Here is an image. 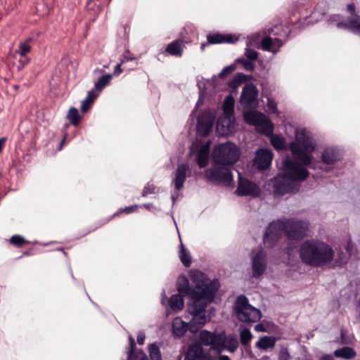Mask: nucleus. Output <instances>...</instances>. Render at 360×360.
<instances>
[{
	"mask_svg": "<svg viewBox=\"0 0 360 360\" xmlns=\"http://www.w3.org/2000/svg\"><path fill=\"white\" fill-rule=\"evenodd\" d=\"M196 161L198 165L200 168L205 167L209 162V148L208 146H205L202 148L196 158Z\"/></svg>",
	"mask_w": 360,
	"mask_h": 360,
	"instance_id": "29",
	"label": "nucleus"
},
{
	"mask_svg": "<svg viewBox=\"0 0 360 360\" xmlns=\"http://www.w3.org/2000/svg\"><path fill=\"white\" fill-rule=\"evenodd\" d=\"M278 229H281L288 239L290 240H300L307 236L309 231V224L303 220L289 219L285 221L277 220Z\"/></svg>",
	"mask_w": 360,
	"mask_h": 360,
	"instance_id": "5",
	"label": "nucleus"
},
{
	"mask_svg": "<svg viewBox=\"0 0 360 360\" xmlns=\"http://www.w3.org/2000/svg\"><path fill=\"white\" fill-rule=\"evenodd\" d=\"M129 344L130 350L129 352L128 360H148L143 350L136 351V343L132 337H129Z\"/></svg>",
	"mask_w": 360,
	"mask_h": 360,
	"instance_id": "23",
	"label": "nucleus"
},
{
	"mask_svg": "<svg viewBox=\"0 0 360 360\" xmlns=\"http://www.w3.org/2000/svg\"><path fill=\"white\" fill-rule=\"evenodd\" d=\"M282 233L281 229L278 228L277 221L270 223L264 236L263 240L265 247L273 248L281 237Z\"/></svg>",
	"mask_w": 360,
	"mask_h": 360,
	"instance_id": "13",
	"label": "nucleus"
},
{
	"mask_svg": "<svg viewBox=\"0 0 360 360\" xmlns=\"http://www.w3.org/2000/svg\"><path fill=\"white\" fill-rule=\"evenodd\" d=\"M205 358V354L202 347L198 343H193L188 346L184 354V360H202Z\"/></svg>",
	"mask_w": 360,
	"mask_h": 360,
	"instance_id": "20",
	"label": "nucleus"
},
{
	"mask_svg": "<svg viewBox=\"0 0 360 360\" xmlns=\"http://www.w3.org/2000/svg\"><path fill=\"white\" fill-rule=\"evenodd\" d=\"M179 256L181 259V262L186 267H189L191 264V257L190 253L185 248L184 244L181 243L180 245V250L179 252Z\"/></svg>",
	"mask_w": 360,
	"mask_h": 360,
	"instance_id": "33",
	"label": "nucleus"
},
{
	"mask_svg": "<svg viewBox=\"0 0 360 360\" xmlns=\"http://www.w3.org/2000/svg\"><path fill=\"white\" fill-rule=\"evenodd\" d=\"M257 87L252 83L246 84L242 90L240 102L243 105H250L257 99Z\"/></svg>",
	"mask_w": 360,
	"mask_h": 360,
	"instance_id": "18",
	"label": "nucleus"
},
{
	"mask_svg": "<svg viewBox=\"0 0 360 360\" xmlns=\"http://www.w3.org/2000/svg\"><path fill=\"white\" fill-rule=\"evenodd\" d=\"M262 116V114L254 112L246 115L245 119L249 123L256 126L262 134L270 136L273 134L274 125L270 120Z\"/></svg>",
	"mask_w": 360,
	"mask_h": 360,
	"instance_id": "12",
	"label": "nucleus"
},
{
	"mask_svg": "<svg viewBox=\"0 0 360 360\" xmlns=\"http://www.w3.org/2000/svg\"><path fill=\"white\" fill-rule=\"evenodd\" d=\"M32 41V37H28L25 41L20 42L18 45V51L17 52L20 57H25L31 51L30 42Z\"/></svg>",
	"mask_w": 360,
	"mask_h": 360,
	"instance_id": "34",
	"label": "nucleus"
},
{
	"mask_svg": "<svg viewBox=\"0 0 360 360\" xmlns=\"http://www.w3.org/2000/svg\"><path fill=\"white\" fill-rule=\"evenodd\" d=\"M252 276L259 278L266 269V254L263 250H259L252 258Z\"/></svg>",
	"mask_w": 360,
	"mask_h": 360,
	"instance_id": "16",
	"label": "nucleus"
},
{
	"mask_svg": "<svg viewBox=\"0 0 360 360\" xmlns=\"http://www.w3.org/2000/svg\"><path fill=\"white\" fill-rule=\"evenodd\" d=\"M207 43H202L200 46L202 51L205 50V48L210 44H234L238 38L231 34H223L221 33L210 34L207 36Z\"/></svg>",
	"mask_w": 360,
	"mask_h": 360,
	"instance_id": "15",
	"label": "nucleus"
},
{
	"mask_svg": "<svg viewBox=\"0 0 360 360\" xmlns=\"http://www.w3.org/2000/svg\"><path fill=\"white\" fill-rule=\"evenodd\" d=\"M236 62L241 64L246 70L252 72L255 69V65L252 60H246L245 58H238Z\"/></svg>",
	"mask_w": 360,
	"mask_h": 360,
	"instance_id": "44",
	"label": "nucleus"
},
{
	"mask_svg": "<svg viewBox=\"0 0 360 360\" xmlns=\"http://www.w3.org/2000/svg\"><path fill=\"white\" fill-rule=\"evenodd\" d=\"M350 31L360 36V23L358 22V19H352V27L350 28Z\"/></svg>",
	"mask_w": 360,
	"mask_h": 360,
	"instance_id": "51",
	"label": "nucleus"
},
{
	"mask_svg": "<svg viewBox=\"0 0 360 360\" xmlns=\"http://www.w3.org/2000/svg\"><path fill=\"white\" fill-rule=\"evenodd\" d=\"M224 122H226V127H229V120H226V119H219L218 121H217V129H219L220 126L221 125V127H224L225 125L224 124Z\"/></svg>",
	"mask_w": 360,
	"mask_h": 360,
	"instance_id": "59",
	"label": "nucleus"
},
{
	"mask_svg": "<svg viewBox=\"0 0 360 360\" xmlns=\"http://www.w3.org/2000/svg\"><path fill=\"white\" fill-rule=\"evenodd\" d=\"M290 356L288 349L285 347H282L278 352V360H290Z\"/></svg>",
	"mask_w": 360,
	"mask_h": 360,
	"instance_id": "49",
	"label": "nucleus"
},
{
	"mask_svg": "<svg viewBox=\"0 0 360 360\" xmlns=\"http://www.w3.org/2000/svg\"><path fill=\"white\" fill-rule=\"evenodd\" d=\"M271 143L276 149H282L283 148V139L278 136H272Z\"/></svg>",
	"mask_w": 360,
	"mask_h": 360,
	"instance_id": "46",
	"label": "nucleus"
},
{
	"mask_svg": "<svg viewBox=\"0 0 360 360\" xmlns=\"http://www.w3.org/2000/svg\"><path fill=\"white\" fill-rule=\"evenodd\" d=\"M336 25L338 28L345 29L350 31V28L352 27V19L348 20L347 22H339Z\"/></svg>",
	"mask_w": 360,
	"mask_h": 360,
	"instance_id": "54",
	"label": "nucleus"
},
{
	"mask_svg": "<svg viewBox=\"0 0 360 360\" xmlns=\"http://www.w3.org/2000/svg\"><path fill=\"white\" fill-rule=\"evenodd\" d=\"M295 138L296 142L290 146L295 158L302 165L307 166L309 169L321 168V162L316 161L311 156V153L315 149V144L313 143L309 133L305 129L301 130L296 133Z\"/></svg>",
	"mask_w": 360,
	"mask_h": 360,
	"instance_id": "2",
	"label": "nucleus"
},
{
	"mask_svg": "<svg viewBox=\"0 0 360 360\" xmlns=\"http://www.w3.org/2000/svg\"><path fill=\"white\" fill-rule=\"evenodd\" d=\"M211 302L205 300H196L188 304V311L193 315V318L189 322L191 332H197L209 320L202 312L205 311L207 304Z\"/></svg>",
	"mask_w": 360,
	"mask_h": 360,
	"instance_id": "6",
	"label": "nucleus"
},
{
	"mask_svg": "<svg viewBox=\"0 0 360 360\" xmlns=\"http://www.w3.org/2000/svg\"><path fill=\"white\" fill-rule=\"evenodd\" d=\"M252 338V335L249 329H243L240 334V340L243 346L249 344Z\"/></svg>",
	"mask_w": 360,
	"mask_h": 360,
	"instance_id": "42",
	"label": "nucleus"
},
{
	"mask_svg": "<svg viewBox=\"0 0 360 360\" xmlns=\"http://www.w3.org/2000/svg\"><path fill=\"white\" fill-rule=\"evenodd\" d=\"M235 101L231 95H228L224 100V112L227 115H232L234 112Z\"/></svg>",
	"mask_w": 360,
	"mask_h": 360,
	"instance_id": "35",
	"label": "nucleus"
},
{
	"mask_svg": "<svg viewBox=\"0 0 360 360\" xmlns=\"http://www.w3.org/2000/svg\"><path fill=\"white\" fill-rule=\"evenodd\" d=\"M9 243L15 248H20L25 245H29L30 241L25 240L20 235H13L9 239Z\"/></svg>",
	"mask_w": 360,
	"mask_h": 360,
	"instance_id": "36",
	"label": "nucleus"
},
{
	"mask_svg": "<svg viewBox=\"0 0 360 360\" xmlns=\"http://www.w3.org/2000/svg\"><path fill=\"white\" fill-rule=\"evenodd\" d=\"M94 103L92 101H89L87 99H84L81 104V110L82 112H86L91 107V105Z\"/></svg>",
	"mask_w": 360,
	"mask_h": 360,
	"instance_id": "53",
	"label": "nucleus"
},
{
	"mask_svg": "<svg viewBox=\"0 0 360 360\" xmlns=\"http://www.w3.org/2000/svg\"><path fill=\"white\" fill-rule=\"evenodd\" d=\"M276 339L274 336L261 337L256 342V347L258 349L267 350L275 347Z\"/></svg>",
	"mask_w": 360,
	"mask_h": 360,
	"instance_id": "25",
	"label": "nucleus"
},
{
	"mask_svg": "<svg viewBox=\"0 0 360 360\" xmlns=\"http://www.w3.org/2000/svg\"><path fill=\"white\" fill-rule=\"evenodd\" d=\"M340 160V155L337 149L332 147L326 148L321 154V160H318L321 162V168H317V169H323V164L333 165Z\"/></svg>",
	"mask_w": 360,
	"mask_h": 360,
	"instance_id": "19",
	"label": "nucleus"
},
{
	"mask_svg": "<svg viewBox=\"0 0 360 360\" xmlns=\"http://www.w3.org/2000/svg\"><path fill=\"white\" fill-rule=\"evenodd\" d=\"M225 341L223 347L226 348L229 352H235L238 347V341L235 334L225 335Z\"/></svg>",
	"mask_w": 360,
	"mask_h": 360,
	"instance_id": "30",
	"label": "nucleus"
},
{
	"mask_svg": "<svg viewBox=\"0 0 360 360\" xmlns=\"http://www.w3.org/2000/svg\"><path fill=\"white\" fill-rule=\"evenodd\" d=\"M182 44L181 39L174 40L167 46L165 52L173 56L181 57L184 52Z\"/></svg>",
	"mask_w": 360,
	"mask_h": 360,
	"instance_id": "24",
	"label": "nucleus"
},
{
	"mask_svg": "<svg viewBox=\"0 0 360 360\" xmlns=\"http://www.w3.org/2000/svg\"><path fill=\"white\" fill-rule=\"evenodd\" d=\"M347 11L355 18L359 19V16L356 13L355 5L352 3L347 5Z\"/></svg>",
	"mask_w": 360,
	"mask_h": 360,
	"instance_id": "55",
	"label": "nucleus"
},
{
	"mask_svg": "<svg viewBox=\"0 0 360 360\" xmlns=\"http://www.w3.org/2000/svg\"><path fill=\"white\" fill-rule=\"evenodd\" d=\"M236 69V64H231L226 66L223 68L221 72L219 74V77L221 79L225 78L226 76L232 73Z\"/></svg>",
	"mask_w": 360,
	"mask_h": 360,
	"instance_id": "45",
	"label": "nucleus"
},
{
	"mask_svg": "<svg viewBox=\"0 0 360 360\" xmlns=\"http://www.w3.org/2000/svg\"><path fill=\"white\" fill-rule=\"evenodd\" d=\"M213 341L212 342L211 346L217 347H223L225 340V332L222 331L219 333H213L212 335Z\"/></svg>",
	"mask_w": 360,
	"mask_h": 360,
	"instance_id": "38",
	"label": "nucleus"
},
{
	"mask_svg": "<svg viewBox=\"0 0 360 360\" xmlns=\"http://www.w3.org/2000/svg\"><path fill=\"white\" fill-rule=\"evenodd\" d=\"M205 176L211 182L216 184L229 185L233 181V175L226 165H213L205 170Z\"/></svg>",
	"mask_w": 360,
	"mask_h": 360,
	"instance_id": "9",
	"label": "nucleus"
},
{
	"mask_svg": "<svg viewBox=\"0 0 360 360\" xmlns=\"http://www.w3.org/2000/svg\"><path fill=\"white\" fill-rule=\"evenodd\" d=\"M234 308L238 319L242 322L255 323L262 317L260 310L250 305L245 295L237 297Z\"/></svg>",
	"mask_w": 360,
	"mask_h": 360,
	"instance_id": "7",
	"label": "nucleus"
},
{
	"mask_svg": "<svg viewBox=\"0 0 360 360\" xmlns=\"http://www.w3.org/2000/svg\"><path fill=\"white\" fill-rule=\"evenodd\" d=\"M98 96V93H96L95 90L91 89L88 91L87 96L85 98L86 99L89 100V101L94 102L96 97Z\"/></svg>",
	"mask_w": 360,
	"mask_h": 360,
	"instance_id": "56",
	"label": "nucleus"
},
{
	"mask_svg": "<svg viewBox=\"0 0 360 360\" xmlns=\"http://www.w3.org/2000/svg\"><path fill=\"white\" fill-rule=\"evenodd\" d=\"M235 193L238 196L241 197L252 196L253 198H257L260 195L261 189L257 184L239 174L238 187L235 191Z\"/></svg>",
	"mask_w": 360,
	"mask_h": 360,
	"instance_id": "11",
	"label": "nucleus"
},
{
	"mask_svg": "<svg viewBox=\"0 0 360 360\" xmlns=\"http://www.w3.org/2000/svg\"><path fill=\"white\" fill-rule=\"evenodd\" d=\"M240 150L236 144L226 142L215 146L212 158L215 165H233L240 158Z\"/></svg>",
	"mask_w": 360,
	"mask_h": 360,
	"instance_id": "4",
	"label": "nucleus"
},
{
	"mask_svg": "<svg viewBox=\"0 0 360 360\" xmlns=\"http://www.w3.org/2000/svg\"><path fill=\"white\" fill-rule=\"evenodd\" d=\"M188 169L189 167L186 163H181L178 165L174 179L176 190L179 191L183 188L184 184L186 179V172Z\"/></svg>",
	"mask_w": 360,
	"mask_h": 360,
	"instance_id": "22",
	"label": "nucleus"
},
{
	"mask_svg": "<svg viewBox=\"0 0 360 360\" xmlns=\"http://www.w3.org/2000/svg\"><path fill=\"white\" fill-rule=\"evenodd\" d=\"M112 77V75L110 74H106L100 77L94 84L95 89L98 92L103 91L110 82Z\"/></svg>",
	"mask_w": 360,
	"mask_h": 360,
	"instance_id": "32",
	"label": "nucleus"
},
{
	"mask_svg": "<svg viewBox=\"0 0 360 360\" xmlns=\"http://www.w3.org/2000/svg\"><path fill=\"white\" fill-rule=\"evenodd\" d=\"M213 333H211L208 330H203L200 331L199 338L202 345L205 346H211L212 339Z\"/></svg>",
	"mask_w": 360,
	"mask_h": 360,
	"instance_id": "40",
	"label": "nucleus"
},
{
	"mask_svg": "<svg viewBox=\"0 0 360 360\" xmlns=\"http://www.w3.org/2000/svg\"><path fill=\"white\" fill-rule=\"evenodd\" d=\"M190 278L194 284L193 289L196 290L197 300H205L212 302L216 292L218 290V283L215 281H209L206 274L200 271L192 269L190 271Z\"/></svg>",
	"mask_w": 360,
	"mask_h": 360,
	"instance_id": "3",
	"label": "nucleus"
},
{
	"mask_svg": "<svg viewBox=\"0 0 360 360\" xmlns=\"http://www.w3.org/2000/svg\"><path fill=\"white\" fill-rule=\"evenodd\" d=\"M6 141V138H1L0 139V153L3 150V146L5 143Z\"/></svg>",
	"mask_w": 360,
	"mask_h": 360,
	"instance_id": "63",
	"label": "nucleus"
},
{
	"mask_svg": "<svg viewBox=\"0 0 360 360\" xmlns=\"http://www.w3.org/2000/svg\"><path fill=\"white\" fill-rule=\"evenodd\" d=\"M122 63H123L124 65L128 63V62H131L133 63V66L134 67V69L135 68V67H136L138 65V60L135 57H131V56H128L127 55H124L123 56V58L121 60Z\"/></svg>",
	"mask_w": 360,
	"mask_h": 360,
	"instance_id": "52",
	"label": "nucleus"
},
{
	"mask_svg": "<svg viewBox=\"0 0 360 360\" xmlns=\"http://www.w3.org/2000/svg\"><path fill=\"white\" fill-rule=\"evenodd\" d=\"M245 55L247 57L246 60L252 61L256 60L258 58V53L252 49H247Z\"/></svg>",
	"mask_w": 360,
	"mask_h": 360,
	"instance_id": "50",
	"label": "nucleus"
},
{
	"mask_svg": "<svg viewBox=\"0 0 360 360\" xmlns=\"http://www.w3.org/2000/svg\"><path fill=\"white\" fill-rule=\"evenodd\" d=\"M334 355L338 358L352 359L356 356V353L355 350L352 347H343L342 348L336 349L334 352Z\"/></svg>",
	"mask_w": 360,
	"mask_h": 360,
	"instance_id": "27",
	"label": "nucleus"
},
{
	"mask_svg": "<svg viewBox=\"0 0 360 360\" xmlns=\"http://www.w3.org/2000/svg\"><path fill=\"white\" fill-rule=\"evenodd\" d=\"M261 44L264 50L276 52V50H273V38L270 37L263 38Z\"/></svg>",
	"mask_w": 360,
	"mask_h": 360,
	"instance_id": "43",
	"label": "nucleus"
},
{
	"mask_svg": "<svg viewBox=\"0 0 360 360\" xmlns=\"http://www.w3.org/2000/svg\"><path fill=\"white\" fill-rule=\"evenodd\" d=\"M283 174L291 182L302 181L309 176L307 169L290 159L283 161Z\"/></svg>",
	"mask_w": 360,
	"mask_h": 360,
	"instance_id": "10",
	"label": "nucleus"
},
{
	"mask_svg": "<svg viewBox=\"0 0 360 360\" xmlns=\"http://www.w3.org/2000/svg\"><path fill=\"white\" fill-rule=\"evenodd\" d=\"M149 356L150 360H162L159 347L155 344H151L149 347Z\"/></svg>",
	"mask_w": 360,
	"mask_h": 360,
	"instance_id": "41",
	"label": "nucleus"
},
{
	"mask_svg": "<svg viewBox=\"0 0 360 360\" xmlns=\"http://www.w3.org/2000/svg\"><path fill=\"white\" fill-rule=\"evenodd\" d=\"M146 336L143 332H139L137 335V342L139 345H143L144 343Z\"/></svg>",
	"mask_w": 360,
	"mask_h": 360,
	"instance_id": "58",
	"label": "nucleus"
},
{
	"mask_svg": "<svg viewBox=\"0 0 360 360\" xmlns=\"http://www.w3.org/2000/svg\"><path fill=\"white\" fill-rule=\"evenodd\" d=\"M255 329L257 331H262V332L265 330L264 326L262 324H261V323L257 324L255 326Z\"/></svg>",
	"mask_w": 360,
	"mask_h": 360,
	"instance_id": "61",
	"label": "nucleus"
},
{
	"mask_svg": "<svg viewBox=\"0 0 360 360\" xmlns=\"http://www.w3.org/2000/svg\"><path fill=\"white\" fill-rule=\"evenodd\" d=\"M181 294L173 295L169 300V305L173 311H180L184 308V302L183 297Z\"/></svg>",
	"mask_w": 360,
	"mask_h": 360,
	"instance_id": "28",
	"label": "nucleus"
},
{
	"mask_svg": "<svg viewBox=\"0 0 360 360\" xmlns=\"http://www.w3.org/2000/svg\"><path fill=\"white\" fill-rule=\"evenodd\" d=\"M189 328V323H186L181 319H175L172 323L173 333L178 337L183 336Z\"/></svg>",
	"mask_w": 360,
	"mask_h": 360,
	"instance_id": "26",
	"label": "nucleus"
},
{
	"mask_svg": "<svg viewBox=\"0 0 360 360\" xmlns=\"http://www.w3.org/2000/svg\"><path fill=\"white\" fill-rule=\"evenodd\" d=\"M273 153L271 150L269 148H260L255 154L254 158V165L259 170H264L268 169L272 162Z\"/></svg>",
	"mask_w": 360,
	"mask_h": 360,
	"instance_id": "14",
	"label": "nucleus"
},
{
	"mask_svg": "<svg viewBox=\"0 0 360 360\" xmlns=\"http://www.w3.org/2000/svg\"><path fill=\"white\" fill-rule=\"evenodd\" d=\"M137 209H138V205H131V206H128L124 208H121L117 212H115L112 215L109 217L106 222L110 221V220H112V219H114L116 217L120 216L122 213L129 214L132 212H134L137 210Z\"/></svg>",
	"mask_w": 360,
	"mask_h": 360,
	"instance_id": "39",
	"label": "nucleus"
},
{
	"mask_svg": "<svg viewBox=\"0 0 360 360\" xmlns=\"http://www.w3.org/2000/svg\"><path fill=\"white\" fill-rule=\"evenodd\" d=\"M302 262L311 267L321 268L329 264L334 259L335 252L327 243L319 239H307L299 250Z\"/></svg>",
	"mask_w": 360,
	"mask_h": 360,
	"instance_id": "1",
	"label": "nucleus"
},
{
	"mask_svg": "<svg viewBox=\"0 0 360 360\" xmlns=\"http://www.w3.org/2000/svg\"><path fill=\"white\" fill-rule=\"evenodd\" d=\"M213 125L212 118L208 115H202L198 118L197 131L199 134L206 137L210 134Z\"/></svg>",
	"mask_w": 360,
	"mask_h": 360,
	"instance_id": "21",
	"label": "nucleus"
},
{
	"mask_svg": "<svg viewBox=\"0 0 360 360\" xmlns=\"http://www.w3.org/2000/svg\"><path fill=\"white\" fill-rule=\"evenodd\" d=\"M156 187L153 184H147L142 191V196L146 197L150 194L155 193Z\"/></svg>",
	"mask_w": 360,
	"mask_h": 360,
	"instance_id": "48",
	"label": "nucleus"
},
{
	"mask_svg": "<svg viewBox=\"0 0 360 360\" xmlns=\"http://www.w3.org/2000/svg\"><path fill=\"white\" fill-rule=\"evenodd\" d=\"M177 290L181 295H188L192 302L197 300L196 296H198L196 290L190 287L189 281L185 276H181L178 278L176 284Z\"/></svg>",
	"mask_w": 360,
	"mask_h": 360,
	"instance_id": "17",
	"label": "nucleus"
},
{
	"mask_svg": "<svg viewBox=\"0 0 360 360\" xmlns=\"http://www.w3.org/2000/svg\"><path fill=\"white\" fill-rule=\"evenodd\" d=\"M267 186L268 189L274 193L275 197L295 193L299 191L297 183L291 182L283 173L269 180Z\"/></svg>",
	"mask_w": 360,
	"mask_h": 360,
	"instance_id": "8",
	"label": "nucleus"
},
{
	"mask_svg": "<svg viewBox=\"0 0 360 360\" xmlns=\"http://www.w3.org/2000/svg\"><path fill=\"white\" fill-rule=\"evenodd\" d=\"M248 80V76L246 75L238 72L237 73L232 79H231L228 82V85L229 87L232 89H236L240 86L243 83L245 82Z\"/></svg>",
	"mask_w": 360,
	"mask_h": 360,
	"instance_id": "31",
	"label": "nucleus"
},
{
	"mask_svg": "<svg viewBox=\"0 0 360 360\" xmlns=\"http://www.w3.org/2000/svg\"><path fill=\"white\" fill-rule=\"evenodd\" d=\"M267 105L273 111L276 110V104L273 101L269 100Z\"/></svg>",
	"mask_w": 360,
	"mask_h": 360,
	"instance_id": "60",
	"label": "nucleus"
},
{
	"mask_svg": "<svg viewBox=\"0 0 360 360\" xmlns=\"http://www.w3.org/2000/svg\"><path fill=\"white\" fill-rule=\"evenodd\" d=\"M22 58L20 60V63L22 64V65H27L30 62V59L25 57H21Z\"/></svg>",
	"mask_w": 360,
	"mask_h": 360,
	"instance_id": "62",
	"label": "nucleus"
},
{
	"mask_svg": "<svg viewBox=\"0 0 360 360\" xmlns=\"http://www.w3.org/2000/svg\"><path fill=\"white\" fill-rule=\"evenodd\" d=\"M134 70V67H127L122 62L117 64L114 70V75H120L124 70L129 71Z\"/></svg>",
	"mask_w": 360,
	"mask_h": 360,
	"instance_id": "47",
	"label": "nucleus"
},
{
	"mask_svg": "<svg viewBox=\"0 0 360 360\" xmlns=\"http://www.w3.org/2000/svg\"><path fill=\"white\" fill-rule=\"evenodd\" d=\"M283 46L282 40L278 38L273 39V50L276 51Z\"/></svg>",
	"mask_w": 360,
	"mask_h": 360,
	"instance_id": "57",
	"label": "nucleus"
},
{
	"mask_svg": "<svg viewBox=\"0 0 360 360\" xmlns=\"http://www.w3.org/2000/svg\"><path fill=\"white\" fill-rule=\"evenodd\" d=\"M320 360H333V357L330 355H323Z\"/></svg>",
	"mask_w": 360,
	"mask_h": 360,
	"instance_id": "64",
	"label": "nucleus"
},
{
	"mask_svg": "<svg viewBox=\"0 0 360 360\" xmlns=\"http://www.w3.org/2000/svg\"><path fill=\"white\" fill-rule=\"evenodd\" d=\"M67 119L70 121L72 125L77 126L81 120L78 110L75 107L70 108L67 115Z\"/></svg>",
	"mask_w": 360,
	"mask_h": 360,
	"instance_id": "37",
	"label": "nucleus"
}]
</instances>
